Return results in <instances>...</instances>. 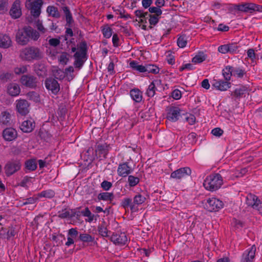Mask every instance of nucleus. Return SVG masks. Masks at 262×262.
<instances>
[{
  "label": "nucleus",
  "instance_id": "obj_43",
  "mask_svg": "<svg viewBox=\"0 0 262 262\" xmlns=\"http://www.w3.org/2000/svg\"><path fill=\"white\" fill-rule=\"evenodd\" d=\"M55 195V192L52 190H48L43 191L39 194L40 197H45L47 198H52Z\"/></svg>",
  "mask_w": 262,
  "mask_h": 262
},
{
  "label": "nucleus",
  "instance_id": "obj_42",
  "mask_svg": "<svg viewBox=\"0 0 262 262\" xmlns=\"http://www.w3.org/2000/svg\"><path fill=\"white\" fill-rule=\"evenodd\" d=\"M104 37L108 38L112 35V29L107 25L104 26L102 30Z\"/></svg>",
  "mask_w": 262,
  "mask_h": 262
},
{
  "label": "nucleus",
  "instance_id": "obj_18",
  "mask_svg": "<svg viewBox=\"0 0 262 262\" xmlns=\"http://www.w3.org/2000/svg\"><path fill=\"white\" fill-rule=\"evenodd\" d=\"M110 145L107 144H99L97 146L95 149L96 154H98L99 157L106 158V155L109 150Z\"/></svg>",
  "mask_w": 262,
  "mask_h": 262
},
{
  "label": "nucleus",
  "instance_id": "obj_4",
  "mask_svg": "<svg viewBox=\"0 0 262 262\" xmlns=\"http://www.w3.org/2000/svg\"><path fill=\"white\" fill-rule=\"evenodd\" d=\"M203 203L204 204V208L209 212L217 211L224 205L223 203L221 201L214 198H209L207 200L206 202H203Z\"/></svg>",
  "mask_w": 262,
  "mask_h": 262
},
{
  "label": "nucleus",
  "instance_id": "obj_35",
  "mask_svg": "<svg viewBox=\"0 0 262 262\" xmlns=\"http://www.w3.org/2000/svg\"><path fill=\"white\" fill-rule=\"evenodd\" d=\"M98 199L99 200L112 201L114 199L113 193L102 192L98 194Z\"/></svg>",
  "mask_w": 262,
  "mask_h": 262
},
{
  "label": "nucleus",
  "instance_id": "obj_29",
  "mask_svg": "<svg viewBox=\"0 0 262 262\" xmlns=\"http://www.w3.org/2000/svg\"><path fill=\"white\" fill-rule=\"evenodd\" d=\"M62 10L65 14V15H66L67 25H68L69 27H71V25L74 21L72 16V14H71L69 8L67 6L63 7L62 8Z\"/></svg>",
  "mask_w": 262,
  "mask_h": 262
},
{
  "label": "nucleus",
  "instance_id": "obj_37",
  "mask_svg": "<svg viewBox=\"0 0 262 262\" xmlns=\"http://www.w3.org/2000/svg\"><path fill=\"white\" fill-rule=\"evenodd\" d=\"M79 238L83 242H92L94 241V237L91 235L86 233H81L79 235Z\"/></svg>",
  "mask_w": 262,
  "mask_h": 262
},
{
  "label": "nucleus",
  "instance_id": "obj_46",
  "mask_svg": "<svg viewBox=\"0 0 262 262\" xmlns=\"http://www.w3.org/2000/svg\"><path fill=\"white\" fill-rule=\"evenodd\" d=\"M27 96L30 100H33L34 102H38L39 100V95L35 92H29L27 94Z\"/></svg>",
  "mask_w": 262,
  "mask_h": 262
},
{
  "label": "nucleus",
  "instance_id": "obj_56",
  "mask_svg": "<svg viewBox=\"0 0 262 262\" xmlns=\"http://www.w3.org/2000/svg\"><path fill=\"white\" fill-rule=\"evenodd\" d=\"M33 178H34L33 177H25L20 183V185L22 187H26L27 183L31 182V180Z\"/></svg>",
  "mask_w": 262,
  "mask_h": 262
},
{
  "label": "nucleus",
  "instance_id": "obj_14",
  "mask_svg": "<svg viewBox=\"0 0 262 262\" xmlns=\"http://www.w3.org/2000/svg\"><path fill=\"white\" fill-rule=\"evenodd\" d=\"M10 14L13 18H19L21 15V11L20 8V1L16 0L12 6L10 10Z\"/></svg>",
  "mask_w": 262,
  "mask_h": 262
},
{
  "label": "nucleus",
  "instance_id": "obj_10",
  "mask_svg": "<svg viewBox=\"0 0 262 262\" xmlns=\"http://www.w3.org/2000/svg\"><path fill=\"white\" fill-rule=\"evenodd\" d=\"M191 170L189 167H185L179 168L173 171L170 175L171 178L180 179L185 175L190 176Z\"/></svg>",
  "mask_w": 262,
  "mask_h": 262
},
{
  "label": "nucleus",
  "instance_id": "obj_57",
  "mask_svg": "<svg viewBox=\"0 0 262 262\" xmlns=\"http://www.w3.org/2000/svg\"><path fill=\"white\" fill-rule=\"evenodd\" d=\"M101 187L105 190H108L112 186V184L107 181H103L101 184Z\"/></svg>",
  "mask_w": 262,
  "mask_h": 262
},
{
  "label": "nucleus",
  "instance_id": "obj_49",
  "mask_svg": "<svg viewBox=\"0 0 262 262\" xmlns=\"http://www.w3.org/2000/svg\"><path fill=\"white\" fill-rule=\"evenodd\" d=\"M246 92V89L245 87L239 89H236L233 92V95L236 98H240Z\"/></svg>",
  "mask_w": 262,
  "mask_h": 262
},
{
  "label": "nucleus",
  "instance_id": "obj_45",
  "mask_svg": "<svg viewBox=\"0 0 262 262\" xmlns=\"http://www.w3.org/2000/svg\"><path fill=\"white\" fill-rule=\"evenodd\" d=\"M82 213L83 216L89 217L88 222L90 223L94 220V215L92 214L88 207L85 208V210L82 211Z\"/></svg>",
  "mask_w": 262,
  "mask_h": 262
},
{
  "label": "nucleus",
  "instance_id": "obj_44",
  "mask_svg": "<svg viewBox=\"0 0 262 262\" xmlns=\"http://www.w3.org/2000/svg\"><path fill=\"white\" fill-rule=\"evenodd\" d=\"M145 198L140 194L135 196L133 203L135 204L140 205L143 203L145 201Z\"/></svg>",
  "mask_w": 262,
  "mask_h": 262
},
{
  "label": "nucleus",
  "instance_id": "obj_27",
  "mask_svg": "<svg viewBox=\"0 0 262 262\" xmlns=\"http://www.w3.org/2000/svg\"><path fill=\"white\" fill-rule=\"evenodd\" d=\"M47 12L49 15L56 18H58L60 16L58 8L53 6H49L47 8Z\"/></svg>",
  "mask_w": 262,
  "mask_h": 262
},
{
  "label": "nucleus",
  "instance_id": "obj_38",
  "mask_svg": "<svg viewBox=\"0 0 262 262\" xmlns=\"http://www.w3.org/2000/svg\"><path fill=\"white\" fill-rule=\"evenodd\" d=\"M146 72L148 73L157 74L159 72V68L154 64H146L145 72Z\"/></svg>",
  "mask_w": 262,
  "mask_h": 262
},
{
  "label": "nucleus",
  "instance_id": "obj_31",
  "mask_svg": "<svg viewBox=\"0 0 262 262\" xmlns=\"http://www.w3.org/2000/svg\"><path fill=\"white\" fill-rule=\"evenodd\" d=\"M26 168L29 171H34L37 168V163L35 159L28 160L25 162Z\"/></svg>",
  "mask_w": 262,
  "mask_h": 262
},
{
  "label": "nucleus",
  "instance_id": "obj_54",
  "mask_svg": "<svg viewBox=\"0 0 262 262\" xmlns=\"http://www.w3.org/2000/svg\"><path fill=\"white\" fill-rule=\"evenodd\" d=\"M171 96L173 99L179 100L181 98L182 94L180 90L176 89L172 92Z\"/></svg>",
  "mask_w": 262,
  "mask_h": 262
},
{
  "label": "nucleus",
  "instance_id": "obj_9",
  "mask_svg": "<svg viewBox=\"0 0 262 262\" xmlns=\"http://www.w3.org/2000/svg\"><path fill=\"white\" fill-rule=\"evenodd\" d=\"M43 5L42 0H36L32 3H29L28 8H30L31 14L35 17L39 16L41 12V7Z\"/></svg>",
  "mask_w": 262,
  "mask_h": 262
},
{
  "label": "nucleus",
  "instance_id": "obj_26",
  "mask_svg": "<svg viewBox=\"0 0 262 262\" xmlns=\"http://www.w3.org/2000/svg\"><path fill=\"white\" fill-rule=\"evenodd\" d=\"M130 95L136 102H140L142 99V92L138 89L132 90L130 91Z\"/></svg>",
  "mask_w": 262,
  "mask_h": 262
},
{
  "label": "nucleus",
  "instance_id": "obj_47",
  "mask_svg": "<svg viewBox=\"0 0 262 262\" xmlns=\"http://www.w3.org/2000/svg\"><path fill=\"white\" fill-rule=\"evenodd\" d=\"M129 185L131 187L136 186L139 182V179L133 176H129L128 178Z\"/></svg>",
  "mask_w": 262,
  "mask_h": 262
},
{
  "label": "nucleus",
  "instance_id": "obj_53",
  "mask_svg": "<svg viewBox=\"0 0 262 262\" xmlns=\"http://www.w3.org/2000/svg\"><path fill=\"white\" fill-rule=\"evenodd\" d=\"M132 203V200L130 198H125L121 202V206L124 208L126 209L130 206Z\"/></svg>",
  "mask_w": 262,
  "mask_h": 262
},
{
  "label": "nucleus",
  "instance_id": "obj_39",
  "mask_svg": "<svg viewBox=\"0 0 262 262\" xmlns=\"http://www.w3.org/2000/svg\"><path fill=\"white\" fill-rule=\"evenodd\" d=\"M11 115L9 113L3 112L0 118V121L4 124H8L10 121Z\"/></svg>",
  "mask_w": 262,
  "mask_h": 262
},
{
  "label": "nucleus",
  "instance_id": "obj_7",
  "mask_svg": "<svg viewBox=\"0 0 262 262\" xmlns=\"http://www.w3.org/2000/svg\"><path fill=\"white\" fill-rule=\"evenodd\" d=\"M45 84L46 89L49 91H51L55 95L57 94L60 90L59 84L56 80L52 77L47 78Z\"/></svg>",
  "mask_w": 262,
  "mask_h": 262
},
{
  "label": "nucleus",
  "instance_id": "obj_41",
  "mask_svg": "<svg viewBox=\"0 0 262 262\" xmlns=\"http://www.w3.org/2000/svg\"><path fill=\"white\" fill-rule=\"evenodd\" d=\"M187 41L185 35L180 36L177 40V45L180 48H184L186 46Z\"/></svg>",
  "mask_w": 262,
  "mask_h": 262
},
{
  "label": "nucleus",
  "instance_id": "obj_5",
  "mask_svg": "<svg viewBox=\"0 0 262 262\" xmlns=\"http://www.w3.org/2000/svg\"><path fill=\"white\" fill-rule=\"evenodd\" d=\"M21 163L19 160H11L7 163L5 166V173L9 177L19 170Z\"/></svg>",
  "mask_w": 262,
  "mask_h": 262
},
{
  "label": "nucleus",
  "instance_id": "obj_16",
  "mask_svg": "<svg viewBox=\"0 0 262 262\" xmlns=\"http://www.w3.org/2000/svg\"><path fill=\"white\" fill-rule=\"evenodd\" d=\"M35 123L33 120L30 119L23 121L20 126V129L24 133H31L35 128Z\"/></svg>",
  "mask_w": 262,
  "mask_h": 262
},
{
  "label": "nucleus",
  "instance_id": "obj_15",
  "mask_svg": "<svg viewBox=\"0 0 262 262\" xmlns=\"http://www.w3.org/2000/svg\"><path fill=\"white\" fill-rule=\"evenodd\" d=\"M181 110L177 107L172 106L167 113V118L169 121L176 122L179 119L180 116Z\"/></svg>",
  "mask_w": 262,
  "mask_h": 262
},
{
  "label": "nucleus",
  "instance_id": "obj_51",
  "mask_svg": "<svg viewBox=\"0 0 262 262\" xmlns=\"http://www.w3.org/2000/svg\"><path fill=\"white\" fill-rule=\"evenodd\" d=\"M98 232L103 237H108V230L106 227L103 225H101L98 227Z\"/></svg>",
  "mask_w": 262,
  "mask_h": 262
},
{
  "label": "nucleus",
  "instance_id": "obj_19",
  "mask_svg": "<svg viewBox=\"0 0 262 262\" xmlns=\"http://www.w3.org/2000/svg\"><path fill=\"white\" fill-rule=\"evenodd\" d=\"M256 247L253 245L248 253H244L243 255L242 262H252V259L255 257Z\"/></svg>",
  "mask_w": 262,
  "mask_h": 262
},
{
  "label": "nucleus",
  "instance_id": "obj_60",
  "mask_svg": "<svg viewBox=\"0 0 262 262\" xmlns=\"http://www.w3.org/2000/svg\"><path fill=\"white\" fill-rule=\"evenodd\" d=\"M135 14L138 17H146L148 15V12H144L142 10H137L135 12Z\"/></svg>",
  "mask_w": 262,
  "mask_h": 262
},
{
  "label": "nucleus",
  "instance_id": "obj_64",
  "mask_svg": "<svg viewBox=\"0 0 262 262\" xmlns=\"http://www.w3.org/2000/svg\"><path fill=\"white\" fill-rule=\"evenodd\" d=\"M186 120L190 125L193 124L195 121V117L194 115L190 114L189 116L186 117Z\"/></svg>",
  "mask_w": 262,
  "mask_h": 262
},
{
  "label": "nucleus",
  "instance_id": "obj_48",
  "mask_svg": "<svg viewBox=\"0 0 262 262\" xmlns=\"http://www.w3.org/2000/svg\"><path fill=\"white\" fill-rule=\"evenodd\" d=\"M227 47L228 48V53L234 54L236 53L237 51V49L238 48V46L235 43H231L227 44Z\"/></svg>",
  "mask_w": 262,
  "mask_h": 262
},
{
  "label": "nucleus",
  "instance_id": "obj_36",
  "mask_svg": "<svg viewBox=\"0 0 262 262\" xmlns=\"http://www.w3.org/2000/svg\"><path fill=\"white\" fill-rule=\"evenodd\" d=\"M206 56L202 52H199L198 55H196L192 59V61L194 63H201L206 59Z\"/></svg>",
  "mask_w": 262,
  "mask_h": 262
},
{
  "label": "nucleus",
  "instance_id": "obj_3",
  "mask_svg": "<svg viewBox=\"0 0 262 262\" xmlns=\"http://www.w3.org/2000/svg\"><path fill=\"white\" fill-rule=\"evenodd\" d=\"M21 55L27 60H39L42 58V52L37 47L26 48L21 52Z\"/></svg>",
  "mask_w": 262,
  "mask_h": 262
},
{
  "label": "nucleus",
  "instance_id": "obj_61",
  "mask_svg": "<svg viewBox=\"0 0 262 262\" xmlns=\"http://www.w3.org/2000/svg\"><path fill=\"white\" fill-rule=\"evenodd\" d=\"M49 43L50 46L54 47L58 46L60 43L59 39L58 38H51L49 40Z\"/></svg>",
  "mask_w": 262,
  "mask_h": 262
},
{
  "label": "nucleus",
  "instance_id": "obj_40",
  "mask_svg": "<svg viewBox=\"0 0 262 262\" xmlns=\"http://www.w3.org/2000/svg\"><path fill=\"white\" fill-rule=\"evenodd\" d=\"M76 53H79V54L82 55L83 56H86L87 53V44L85 41H82L80 43L79 51Z\"/></svg>",
  "mask_w": 262,
  "mask_h": 262
},
{
  "label": "nucleus",
  "instance_id": "obj_63",
  "mask_svg": "<svg viewBox=\"0 0 262 262\" xmlns=\"http://www.w3.org/2000/svg\"><path fill=\"white\" fill-rule=\"evenodd\" d=\"M11 77V74L9 73H2L0 74V79L4 81H7Z\"/></svg>",
  "mask_w": 262,
  "mask_h": 262
},
{
  "label": "nucleus",
  "instance_id": "obj_30",
  "mask_svg": "<svg viewBox=\"0 0 262 262\" xmlns=\"http://www.w3.org/2000/svg\"><path fill=\"white\" fill-rule=\"evenodd\" d=\"M246 12L252 13L255 11H260V6L253 3H245Z\"/></svg>",
  "mask_w": 262,
  "mask_h": 262
},
{
  "label": "nucleus",
  "instance_id": "obj_59",
  "mask_svg": "<svg viewBox=\"0 0 262 262\" xmlns=\"http://www.w3.org/2000/svg\"><path fill=\"white\" fill-rule=\"evenodd\" d=\"M245 3L239 4V5H234L232 7V8L234 10H237L239 11L246 12Z\"/></svg>",
  "mask_w": 262,
  "mask_h": 262
},
{
  "label": "nucleus",
  "instance_id": "obj_62",
  "mask_svg": "<svg viewBox=\"0 0 262 262\" xmlns=\"http://www.w3.org/2000/svg\"><path fill=\"white\" fill-rule=\"evenodd\" d=\"M27 68L25 66H22L19 68H16L14 70L15 74L18 75L25 73L27 72Z\"/></svg>",
  "mask_w": 262,
  "mask_h": 262
},
{
  "label": "nucleus",
  "instance_id": "obj_1",
  "mask_svg": "<svg viewBox=\"0 0 262 262\" xmlns=\"http://www.w3.org/2000/svg\"><path fill=\"white\" fill-rule=\"evenodd\" d=\"M39 37V33L29 26L18 31L16 34V41L18 44L23 46L28 43L30 38L36 40Z\"/></svg>",
  "mask_w": 262,
  "mask_h": 262
},
{
  "label": "nucleus",
  "instance_id": "obj_55",
  "mask_svg": "<svg viewBox=\"0 0 262 262\" xmlns=\"http://www.w3.org/2000/svg\"><path fill=\"white\" fill-rule=\"evenodd\" d=\"M224 131L221 128L216 127L213 129L211 133L216 137H220L223 134Z\"/></svg>",
  "mask_w": 262,
  "mask_h": 262
},
{
  "label": "nucleus",
  "instance_id": "obj_24",
  "mask_svg": "<svg viewBox=\"0 0 262 262\" xmlns=\"http://www.w3.org/2000/svg\"><path fill=\"white\" fill-rule=\"evenodd\" d=\"M34 71L39 76H43L46 75L47 70L45 65L41 63H38L34 65Z\"/></svg>",
  "mask_w": 262,
  "mask_h": 262
},
{
  "label": "nucleus",
  "instance_id": "obj_8",
  "mask_svg": "<svg viewBox=\"0 0 262 262\" xmlns=\"http://www.w3.org/2000/svg\"><path fill=\"white\" fill-rule=\"evenodd\" d=\"M246 204L253 208L259 210L262 208V203L258 198L251 193H249L246 197Z\"/></svg>",
  "mask_w": 262,
  "mask_h": 262
},
{
  "label": "nucleus",
  "instance_id": "obj_2",
  "mask_svg": "<svg viewBox=\"0 0 262 262\" xmlns=\"http://www.w3.org/2000/svg\"><path fill=\"white\" fill-rule=\"evenodd\" d=\"M223 184V179L219 173H214L208 176L204 180L203 186L208 190L213 191L217 190Z\"/></svg>",
  "mask_w": 262,
  "mask_h": 262
},
{
  "label": "nucleus",
  "instance_id": "obj_12",
  "mask_svg": "<svg viewBox=\"0 0 262 262\" xmlns=\"http://www.w3.org/2000/svg\"><path fill=\"white\" fill-rule=\"evenodd\" d=\"M17 133L16 130L12 127L5 128L3 132V137L8 141H11L16 138Z\"/></svg>",
  "mask_w": 262,
  "mask_h": 262
},
{
  "label": "nucleus",
  "instance_id": "obj_23",
  "mask_svg": "<svg viewBox=\"0 0 262 262\" xmlns=\"http://www.w3.org/2000/svg\"><path fill=\"white\" fill-rule=\"evenodd\" d=\"M161 81L160 80H156L152 81L149 85L146 92V94L148 97H153L157 90L156 86L161 84Z\"/></svg>",
  "mask_w": 262,
  "mask_h": 262
},
{
  "label": "nucleus",
  "instance_id": "obj_33",
  "mask_svg": "<svg viewBox=\"0 0 262 262\" xmlns=\"http://www.w3.org/2000/svg\"><path fill=\"white\" fill-rule=\"evenodd\" d=\"M52 73L54 78L58 80H62L66 75V72L60 69L53 70Z\"/></svg>",
  "mask_w": 262,
  "mask_h": 262
},
{
  "label": "nucleus",
  "instance_id": "obj_34",
  "mask_svg": "<svg viewBox=\"0 0 262 262\" xmlns=\"http://www.w3.org/2000/svg\"><path fill=\"white\" fill-rule=\"evenodd\" d=\"M130 67L134 70L138 71L139 72H145L146 65H139L135 61H132L129 63Z\"/></svg>",
  "mask_w": 262,
  "mask_h": 262
},
{
  "label": "nucleus",
  "instance_id": "obj_22",
  "mask_svg": "<svg viewBox=\"0 0 262 262\" xmlns=\"http://www.w3.org/2000/svg\"><path fill=\"white\" fill-rule=\"evenodd\" d=\"M74 57L75 59L74 65L76 68L80 69L86 59V56H83L79 54V53H75L74 55Z\"/></svg>",
  "mask_w": 262,
  "mask_h": 262
},
{
  "label": "nucleus",
  "instance_id": "obj_13",
  "mask_svg": "<svg viewBox=\"0 0 262 262\" xmlns=\"http://www.w3.org/2000/svg\"><path fill=\"white\" fill-rule=\"evenodd\" d=\"M110 239L116 245H125L127 241V237L125 233H121L120 234H113L110 236Z\"/></svg>",
  "mask_w": 262,
  "mask_h": 262
},
{
  "label": "nucleus",
  "instance_id": "obj_50",
  "mask_svg": "<svg viewBox=\"0 0 262 262\" xmlns=\"http://www.w3.org/2000/svg\"><path fill=\"white\" fill-rule=\"evenodd\" d=\"M148 16H149V23L150 25H154L155 26L159 21V16H157L155 15H152L148 13V15H147Z\"/></svg>",
  "mask_w": 262,
  "mask_h": 262
},
{
  "label": "nucleus",
  "instance_id": "obj_25",
  "mask_svg": "<svg viewBox=\"0 0 262 262\" xmlns=\"http://www.w3.org/2000/svg\"><path fill=\"white\" fill-rule=\"evenodd\" d=\"M11 40L7 35L0 34V47L8 48L11 46Z\"/></svg>",
  "mask_w": 262,
  "mask_h": 262
},
{
  "label": "nucleus",
  "instance_id": "obj_28",
  "mask_svg": "<svg viewBox=\"0 0 262 262\" xmlns=\"http://www.w3.org/2000/svg\"><path fill=\"white\" fill-rule=\"evenodd\" d=\"M233 67L231 66H227L223 70V75L226 81L230 80L231 76L233 75Z\"/></svg>",
  "mask_w": 262,
  "mask_h": 262
},
{
  "label": "nucleus",
  "instance_id": "obj_21",
  "mask_svg": "<svg viewBox=\"0 0 262 262\" xmlns=\"http://www.w3.org/2000/svg\"><path fill=\"white\" fill-rule=\"evenodd\" d=\"M8 93L12 96H18L20 92V89L16 83H10L7 87Z\"/></svg>",
  "mask_w": 262,
  "mask_h": 262
},
{
  "label": "nucleus",
  "instance_id": "obj_6",
  "mask_svg": "<svg viewBox=\"0 0 262 262\" xmlns=\"http://www.w3.org/2000/svg\"><path fill=\"white\" fill-rule=\"evenodd\" d=\"M20 82L23 85L31 89H35L38 82L37 78L31 75H23Z\"/></svg>",
  "mask_w": 262,
  "mask_h": 262
},
{
  "label": "nucleus",
  "instance_id": "obj_20",
  "mask_svg": "<svg viewBox=\"0 0 262 262\" xmlns=\"http://www.w3.org/2000/svg\"><path fill=\"white\" fill-rule=\"evenodd\" d=\"M212 86L220 91H226L228 88L230 87V82L227 81H223L222 80H214Z\"/></svg>",
  "mask_w": 262,
  "mask_h": 262
},
{
  "label": "nucleus",
  "instance_id": "obj_17",
  "mask_svg": "<svg viewBox=\"0 0 262 262\" xmlns=\"http://www.w3.org/2000/svg\"><path fill=\"white\" fill-rule=\"evenodd\" d=\"M132 171V170L128 166L127 162L120 164L117 169L118 175L122 177H126Z\"/></svg>",
  "mask_w": 262,
  "mask_h": 262
},
{
  "label": "nucleus",
  "instance_id": "obj_52",
  "mask_svg": "<svg viewBox=\"0 0 262 262\" xmlns=\"http://www.w3.org/2000/svg\"><path fill=\"white\" fill-rule=\"evenodd\" d=\"M149 12L151 13H154L155 15L160 16L162 14V11L158 7H151L149 8Z\"/></svg>",
  "mask_w": 262,
  "mask_h": 262
},
{
  "label": "nucleus",
  "instance_id": "obj_32",
  "mask_svg": "<svg viewBox=\"0 0 262 262\" xmlns=\"http://www.w3.org/2000/svg\"><path fill=\"white\" fill-rule=\"evenodd\" d=\"M70 57L71 56L69 53L63 52L59 56L58 61L61 64L66 65L69 61Z\"/></svg>",
  "mask_w": 262,
  "mask_h": 262
},
{
  "label": "nucleus",
  "instance_id": "obj_58",
  "mask_svg": "<svg viewBox=\"0 0 262 262\" xmlns=\"http://www.w3.org/2000/svg\"><path fill=\"white\" fill-rule=\"evenodd\" d=\"M246 72L244 71V70H243L242 69H241L239 68H237L236 69H234L233 68V75H237L238 77L239 78H242L244 76V74H245Z\"/></svg>",
  "mask_w": 262,
  "mask_h": 262
},
{
  "label": "nucleus",
  "instance_id": "obj_11",
  "mask_svg": "<svg viewBox=\"0 0 262 262\" xmlns=\"http://www.w3.org/2000/svg\"><path fill=\"white\" fill-rule=\"evenodd\" d=\"M29 104L28 101L24 99L18 100L16 104L18 112L23 116L26 115L29 113Z\"/></svg>",
  "mask_w": 262,
  "mask_h": 262
}]
</instances>
